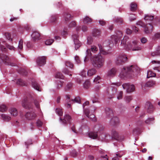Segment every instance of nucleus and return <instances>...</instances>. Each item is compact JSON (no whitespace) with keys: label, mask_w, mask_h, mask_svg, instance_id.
<instances>
[{"label":"nucleus","mask_w":160,"mask_h":160,"mask_svg":"<svg viewBox=\"0 0 160 160\" xmlns=\"http://www.w3.org/2000/svg\"><path fill=\"white\" fill-rule=\"evenodd\" d=\"M139 71L140 69L137 66L131 65L126 68H123L119 76L121 78L124 79L128 75H136Z\"/></svg>","instance_id":"nucleus-1"},{"label":"nucleus","mask_w":160,"mask_h":160,"mask_svg":"<svg viewBox=\"0 0 160 160\" xmlns=\"http://www.w3.org/2000/svg\"><path fill=\"white\" fill-rule=\"evenodd\" d=\"M104 58L101 55L94 57L92 60V65L98 69L102 68L104 66Z\"/></svg>","instance_id":"nucleus-2"},{"label":"nucleus","mask_w":160,"mask_h":160,"mask_svg":"<svg viewBox=\"0 0 160 160\" xmlns=\"http://www.w3.org/2000/svg\"><path fill=\"white\" fill-rule=\"evenodd\" d=\"M112 44V41L110 40H107L104 41L103 44V46L101 44H98V46L101 54L103 55H107L110 54L111 52L109 51H106L104 48L106 47H110V45Z\"/></svg>","instance_id":"nucleus-3"},{"label":"nucleus","mask_w":160,"mask_h":160,"mask_svg":"<svg viewBox=\"0 0 160 160\" xmlns=\"http://www.w3.org/2000/svg\"><path fill=\"white\" fill-rule=\"evenodd\" d=\"M131 41L129 39L128 37L125 36L121 41V46L123 48L128 50L131 47Z\"/></svg>","instance_id":"nucleus-4"},{"label":"nucleus","mask_w":160,"mask_h":160,"mask_svg":"<svg viewBox=\"0 0 160 160\" xmlns=\"http://www.w3.org/2000/svg\"><path fill=\"white\" fill-rule=\"evenodd\" d=\"M59 120L60 123L64 125H66L68 124H70L71 121V117L68 114L65 115L63 119L61 118H59Z\"/></svg>","instance_id":"nucleus-5"},{"label":"nucleus","mask_w":160,"mask_h":160,"mask_svg":"<svg viewBox=\"0 0 160 160\" xmlns=\"http://www.w3.org/2000/svg\"><path fill=\"white\" fill-rule=\"evenodd\" d=\"M127 60V58L124 54L119 55L117 58L116 61V63L118 65L123 64Z\"/></svg>","instance_id":"nucleus-6"},{"label":"nucleus","mask_w":160,"mask_h":160,"mask_svg":"<svg viewBox=\"0 0 160 160\" xmlns=\"http://www.w3.org/2000/svg\"><path fill=\"white\" fill-rule=\"evenodd\" d=\"M111 138L112 139L118 141L122 140L124 139V136L120 135L118 132L115 130L112 131Z\"/></svg>","instance_id":"nucleus-7"},{"label":"nucleus","mask_w":160,"mask_h":160,"mask_svg":"<svg viewBox=\"0 0 160 160\" xmlns=\"http://www.w3.org/2000/svg\"><path fill=\"white\" fill-rule=\"evenodd\" d=\"M122 86L124 89H126L127 92L128 93L132 92L135 90L134 86L133 85L125 83L122 85Z\"/></svg>","instance_id":"nucleus-8"},{"label":"nucleus","mask_w":160,"mask_h":160,"mask_svg":"<svg viewBox=\"0 0 160 160\" xmlns=\"http://www.w3.org/2000/svg\"><path fill=\"white\" fill-rule=\"evenodd\" d=\"M72 38L73 39L75 44V49L77 50L81 46V44L78 39V35L77 34H74L72 35Z\"/></svg>","instance_id":"nucleus-9"},{"label":"nucleus","mask_w":160,"mask_h":160,"mask_svg":"<svg viewBox=\"0 0 160 160\" xmlns=\"http://www.w3.org/2000/svg\"><path fill=\"white\" fill-rule=\"evenodd\" d=\"M131 47L130 48V49L132 50L133 51H138L141 50L142 48L140 46L138 45V42L136 40H134L132 42V44H131Z\"/></svg>","instance_id":"nucleus-10"},{"label":"nucleus","mask_w":160,"mask_h":160,"mask_svg":"<svg viewBox=\"0 0 160 160\" xmlns=\"http://www.w3.org/2000/svg\"><path fill=\"white\" fill-rule=\"evenodd\" d=\"M0 58L1 59L3 62L6 64L14 66L15 65L13 64H11L9 61L8 57L5 55L1 54L0 55Z\"/></svg>","instance_id":"nucleus-11"},{"label":"nucleus","mask_w":160,"mask_h":160,"mask_svg":"<svg viewBox=\"0 0 160 160\" xmlns=\"http://www.w3.org/2000/svg\"><path fill=\"white\" fill-rule=\"evenodd\" d=\"M145 108L147 112L149 113H152L154 111V108L152 104L150 102H146L145 105Z\"/></svg>","instance_id":"nucleus-12"},{"label":"nucleus","mask_w":160,"mask_h":160,"mask_svg":"<svg viewBox=\"0 0 160 160\" xmlns=\"http://www.w3.org/2000/svg\"><path fill=\"white\" fill-rule=\"evenodd\" d=\"M25 117L28 120H32L35 118L37 116L36 114L33 112H29L25 114Z\"/></svg>","instance_id":"nucleus-13"},{"label":"nucleus","mask_w":160,"mask_h":160,"mask_svg":"<svg viewBox=\"0 0 160 160\" xmlns=\"http://www.w3.org/2000/svg\"><path fill=\"white\" fill-rule=\"evenodd\" d=\"M46 58L45 56L38 58L36 60L37 64L39 66L44 65L46 63Z\"/></svg>","instance_id":"nucleus-14"},{"label":"nucleus","mask_w":160,"mask_h":160,"mask_svg":"<svg viewBox=\"0 0 160 160\" xmlns=\"http://www.w3.org/2000/svg\"><path fill=\"white\" fill-rule=\"evenodd\" d=\"M123 36L122 33L121 31H119L117 33V35H113L111 36L112 40H114L116 43L117 42L118 40L121 39Z\"/></svg>","instance_id":"nucleus-15"},{"label":"nucleus","mask_w":160,"mask_h":160,"mask_svg":"<svg viewBox=\"0 0 160 160\" xmlns=\"http://www.w3.org/2000/svg\"><path fill=\"white\" fill-rule=\"evenodd\" d=\"M144 32L146 33H150L152 31L153 26L150 23L147 24L144 27Z\"/></svg>","instance_id":"nucleus-16"},{"label":"nucleus","mask_w":160,"mask_h":160,"mask_svg":"<svg viewBox=\"0 0 160 160\" xmlns=\"http://www.w3.org/2000/svg\"><path fill=\"white\" fill-rule=\"evenodd\" d=\"M32 37L34 41L39 40L41 38L40 34L36 31H34L32 33Z\"/></svg>","instance_id":"nucleus-17"},{"label":"nucleus","mask_w":160,"mask_h":160,"mask_svg":"<svg viewBox=\"0 0 160 160\" xmlns=\"http://www.w3.org/2000/svg\"><path fill=\"white\" fill-rule=\"evenodd\" d=\"M105 113L107 117H112L113 114L112 110L108 107H106L104 109Z\"/></svg>","instance_id":"nucleus-18"},{"label":"nucleus","mask_w":160,"mask_h":160,"mask_svg":"<svg viewBox=\"0 0 160 160\" xmlns=\"http://www.w3.org/2000/svg\"><path fill=\"white\" fill-rule=\"evenodd\" d=\"M73 103L72 99H70V97L68 95L66 96L65 103V105L68 108H69L71 107V105Z\"/></svg>","instance_id":"nucleus-19"},{"label":"nucleus","mask_w":160,"mask_h":160,"mask_svg":"<svg viewBox=\"0 0 160 160\" xmlns=\"http://www.w3.org/2000/svg\"><path fill=\"white\" fill-rule=\"evenodd\" d=\"M98 50V48L96 46H92L91 48V50L88 49L87 50V53L88 56H91L92 55V53L91 52V51L92 52L95 53Z\"/></svg>","instance_id":"nucleus-20"},{"label":"nucleus","mask_w":160,"mask_h":160,"mask_svg":"<svg viewBox=\"0 0 160 160\" xmlns=\"http://www.w3.org/2000/svg\"><path fill=\"white\" fill-rule=\"evenodd\" d=\"M116 72V69L112 68L108 71L107 75L109 77H113L115 75Z\"/></svg>","instance_id":"nucleus-21"},{"label":"nucleus","mask_w":160,"mask_h":160,"mask_svg":"<svg viewBox=\"0 0 160 160\" xmlns=\"http://www.w3.org/2000/svg\"><path fill=\"white\" fill-rule=\"evenodd\" d=\"M98 138L101 139L102 140L108 141L109 140V138H110V136L108 134H105L104 133H102L101 135H99Z\"/></svg>","instance_id":"nucleus-22"},{"label":"nucleus","mask_w":160,"mask_h":160,"mask_svg":"<svg viewBox=\"0 0 160 160\" xmlns=\"http://www.w3.org/2000/svg\"><path fill=\"white\" fill-rule=\"evenodd\" d=\"M119 120L118 118L114 117L111 120V123L113 125H117L119 123Z\"/></svg>","instance_id":"nucleus-23"},{"label":"nucleus","mask_w":160,"mask_h":160,"mask_svg":"<svg viewBox=\"0 0 160 160\" xmlns=\"http://www.w3.org/2000/svg\"><path fill=\"white\" fill-rule=\"evenodd\" d=\"M9 112L14 117H15L18 114V111L16 108H12L9 110Z\"/></svg>","instance_id":"nucleus-24"},{"label":"nucleus","mask_w":160,"mask_h":160,"mask_svg":"<svg viewBox=\"0 0 160 160\" xmlns=\"http://www.w3.org/2000/svg\"><path fill=\"white\" fill-rule=\"evenodd\" d=\"M32 87L36 90L39 91H41V88H40L39 85L34 80H33L32 81Z\"/></svg>","instance_id":"nucleus-25"},{"label":"nucleus","mask_w":160,"mask_h":160,"mask_svg":"<svg viewBox=\"0 0 160 160\" xmlns=\"http://www.w3.org/2000/svg\"><path fill=\"white\" fill-rule=\"evenodd\" d=\"M98 132H90L88 134L89 137L90 138L95 139L98 137Z\"/></svg>","instance_id":"nucleus-26"},{"label":"nucleus","mask_w":160,"mask_h":160,"mask_svg":"<svg viewBox=\"0 0 160 160\" xmlns=\"http://www.w3.org/2000/svg\"><path fill=\"white\" fill-rule=\"evenodd\" d=\"M63 82L60 80H58L56 81V88L58 89H60L62 86Z\"/></svg>","instance_id":"nucleus-27"},{"label":"nucleus","mask_w":160,"mask_h":160,"mask_svg":"<svg viewBox=\"0 0 160 160\" xmlns=\"http://www.w3.org/2000/svg\"><path fill=\"white\" fill-rule=\"evenodd\" d=\"M158 55H160V46L156 48L155 51L151 53V55L152 56Z\"/></svg>","instance_id":"nucleus-28"},{"label":"nucleus","mask_w":160,"mask_h":160,"mask_svg":"<svg viewBox=\"0 0 160 160\" xmlns=\"http://www.w3.org/2000/svg\"><path fill=\"white\" fill-rule=\"evenodd\" d=\"M96 72V70L95 68H92L89 70L87 72V74L89 76L94 75Z\"/></svg>","instance_id":"nucleus-29"},{"label":"nucleus","mask_w":160,"mask_h":160,"mask_svg":"<svg viewBox=\"0 0 160 160\" xmlns=\"http://www.w3.org/2000/svg\"><path fill=\"white\" fill-rule=\"evenodd\" d=\"M1 117L2 119L5 121L8 122L11 119V117L7 114H2Z\"/></svg>","instance_id":"nucleus-30"},{"label":"nucleus","mask_w":160,"mask_h":160,"mask_svg":"<svg viewBox=\"0 0 160 160\" xmlns=\"http://www.w3.org/2000/svg\"><path fill=\"white\" fill-rule=\"evenodd\" d=\"M156 76V73L151 70H149L147 72V77L148 78H149L151 77H155Z\"/></svg>","instance_id":"nucleus-31"},{"label":"nucleus","mask_w":160,"mask_h":160,"mask_svg":"<svg viewBox=\"0 0 160 160\" xmlns=\"http://www.w3.org/2000/svg\"><path fill=\"white\" fill-rule=\"evenodd\" d=\"M22 105L23 107L25 108H30L28 105L27 102V99H25L22 101Z\"/></svg>","instance_id":"nucleus-32"},{"label":"nucleus","mask_w":160,"mask_h":160,"mask_svg":"<svg viewBox=\"0 0 160 160\" xmlns=\"http://www.w3.org/2000/svg\"><path fill=\"white\" fill-rule=\"evenodd\" d=\"M101 34V31L98 29H95L93 30L92 34L94 36H98L100 35Z\"/></svg>","instance_id":"nucleus-33"},{"label":"nucleus","mask_w":160,"mask_h":160,"mask_svg":"<svg viewBox=\"0 0 160 160\" xmlns=\"http://www.w3.org/2000/svg\"><path fill=\"white\" fill-rule=\"evenodd\" d=\"M137 8V5L136 3L132 2L130 4V10L131 11H135Z\"/></svg>","instance_id":"nucleus-34"},{"label":"nucleus","mask_w":160,"mask_h":160,"mask_svg":"<svg viewBox=\"0 0 160 160\" xmlns=\"http://www.w3.org/2000/svg\"><path fill=\"white\" fill-rule=\"evenodd\" d=\"M155 84V82L153 81H150L147 82L145 84V86L147 87H151Z\"/></svg>","instance_id":"nucleus-35"},{"label":"nucleus","mask_w":160,"mask_h":160,"mask_svg":"<svg viewBox=\"0 0 160 160\" xmlns=\"http://www.w3.org/2000/svg\"><path fill=\"white\" fill-rule=\"evenodd\" d=\"M71 18V16L70 14L66 13L64 15V18L65 21L67 22L69 21Z\"/></svg>","instance_id":"nucleus-36"},{"label":"nucleus","mask_w":160,"mask_h":160,"mask_svg":"<svg viewBox=\"0 0 160 160\" xmlns=\"http://www.w3.org/2000/svg\"><path fill=\"white\" fill-rule=\"evenodd\" d=\"M154 18L153 16L149 15H147L145 16L144 19L147 21H152Z\"/></svg>","instance_id":"nucleus-37"},{"label":"nucleus","mask_w":160,"mask_h":160,"mask_svg":"<svg viewBox=\"0 0 160 160\" xmlns=\"http://www.w3.org/2000/svg\"><path fill=\"white\" fill-rule=\"evenodd\" d=\"M92 19L88 16H86L83 19V22L84 23L87 24L88 22H91Z\"/></svg>","instance_id":"nucleus-38"},{"label":"nucleus","mask_w":160,"mask_h":160,"mask_svg":"<svg viewBox=\"0 0 160 160\" xmlns=\"http://www.w3.org/2000/svg\"><path fill=\"white\" fill-rule=\"evenodd\" d=\"M90 83L89 81L87 80L83 84V87L86 89H88L90 86Z\"/></svg>","instance_id":"nucleus-39"},{"label":"nucleus","mask_w":160,"mask_h":160,"mask_svg":"<svg viewBox=\"0 0 160 160\" xmlns=\"http://www.w3.org/2000/svg\"><path fill=\"white\" fill-rule=\"evenodd\" d=\"M17 83L21 86H25L26 85V82L21 79H18L17 81Z\"/></svg>","instance_id":"nucleus-40"},{"label":"nucleus","mask_w":160,"mask_h":160,"mask_svg":"<svg viewBox=\"0 0 160 160\" xmlns=\"http://www.w3.org/2000/svg\"><path fill=\"white\" fill-rule=\"evenodd\" d=\"M114 21L119 24H121L123 22V20L122 18L117 17L114 18Z\"/></svg>","instance_id":"nucleus-41"},{"label":"nucleus","mask_w":160,"mask_h":160,"mask_svg":"<svg viewBox=\"0 0 160 160\" xmlns=\"http://www.w3.org/2000/svg\"><path fill=\"white\" fill-rule=\"evenodd\" d=\"M7 110V108L4 105H2L0 106V111L1 112H5Z\"/></svg>","instance_id":"nucleus-42"},{"label":"nucleus","mask_w":160,"mask_h":160,"mask_svg":"<svg viewBox=\"0 0 160 160\" xmlns=\"http://www.w3.org/2000/svg\"><path fill=\"white\" fill-rule=\"evenodd\" d=\"M62 72L70 76L72 75V72L68 71L67 68H64L62 70Z\"/></svg>","instance_id":"nucleus-43"},{"label":"nucleus","mask_w":160,"mask_h":160,"mask_svg":"<svg viewBox=\"0 0 160 160\" xmlns=\"http://www.w3.org/2000/svg\"><path fill=\"white\" fill-rule=\"evenodd\" d=\"M65 64L66 66L72 68L73 67V64L69 61H66L65 62Z\"/></svg>","instance_id":"nucleus-44"},{"label":"nucleus","mask_w":160,"mask_h":160,"mask_svg":"<svg viewBox=\"0 0 160 160\" xmlns=\"http://www.w3.org/2000/svg\"><path fill=\"white\" fill-rule=\"evenodd\" d=\"M132 99V98L131 96H126L124 98V100L127 103H128Z\"/></svg>","instance_id":"nucleus-45"},{"label":"nucleus","mask_w":160,"mask_h":160,"mask_svg":"<svg viewBox=\"0 0 160 160\" xmlns=\"http://www.w3.org/2000/svg\"><path fill=\"white\" fill-rule=\"evenodd\" d=\"M54 40L52 39H47L45 42V44L46 45H51L53 42Z\"/></svg>","instance_id":"nucleus-46"},{"label":"nucleus","mask_w":160,"mask_h":160,"mask_svg":"<svg viewBox=\"0 0 160 160\" xmlns=\"http://www.w3.org/2000/svg\"><path fill=\"white\" fill-rule=\"evenodd\" d=\"M56 112L57 114L59 116H61L62 115L63 112L62 109L57 108L56 109Z\"/></svg>","instance_id":"nucleus-47"},{"label":"nucleus","mask_w":160,"mask_h":160,"mask_svg":"<svg viewBox=\"0 0 160 160\" xmlns=\"http://www.w3.org/2000/svg\"><path fill=\"white\" fill-rule=\"evenodd\" d=\"M154 120V118L152 117V118H148L145 121V122L146 124H150L152 121H153Z\"/></svg>","instance_id":"nucleus-48"},{"label":"nucleus","mask_w":160,"mask_h":160,"mask_svg":"<svg viewBox=\"0 0 160 160\" xmlns=\"http://www.w3.org/2000/svg\"><path fill=\"white\" fill-rule=\"evenodd\" d=\"M4 35L6 38L8 40L12 41V39L11 38V34L8 32H6L4 34Z\"/></svg>","instance_id":"nucleus-49"},{"label":"nucleus","mask_w":160,"mask_h":160,"mask_svg":"<svg viewBox=\"0 0 160 160\" xmlns=\"http://www.w3.org/2000/svg\"><path fill=\"white\" fill-rule=\"evenodd\" d=\"M72 102H75L78 103H80L81 100L79 97H76L74 99H72Z\"/></svg>","instance_id":"nucleus-50"},{"label":"nucleus","mask_w":160,"mask_h":160,"mask_svg":"<svg viewBox=\"0 0 160 160\" xmlns=\"http://www.w3.org/2000/svg\"><path fill=\"white\" fill-rule=\"evenodd\" d=\"M55 77L57 78L62 79L63 78L64 76L60 72H58L56 73L55 76Z\"/></svg>","instance_id":"nucleus-51"},{"label":"nucleus","mask_w":160,"mask_h":160,"mask_svg":"<svg viewBox=\"0 0 160 160\" xmlns=\"http://www.w3.org/2000/svg\"><path fill=\"white\" fill-rule=\"evenodd\" d=\"M74 59L77 64H79L81 62V61L79 56L77 55L75 56L74 57Z\"/></svg>","instance_id":"nucleus-52"},{"label":"nucleus","mask_w":160,"mask_h":160,"mask_svg":"<svg viewBox=\"0 0 160 160\" xmlns=\"http://www.w3.org/2000/svg\"><path fill=\"white\" fill-rule=\"evenodd\" d=\"M100 79L101 78L100 76H98L94 79L93 82L97 84L99 83L100 82Z\"/></svg>","instance_id":"nucleus-53"},{"label":"nucleus","mask_w":160,"mask_h":160,"mask_svg":"<svg viewBox=\"0 0 160 160\" xmlns=\"http://www.w3.org/2000/svg\"><path fill=\"white\" fill-rule=\"evenodd\" d=\"M23 41L22 39H21L19 42L18 48L19 49L22 50L23 48Z\"/></svg>","instance_id":"nucleus-54"},{"label":"nucleus","mask_w":160,"mask_h":160,"mask_svg":"<svg viewBox=\"0 0 160 160\" xmlns=\"http://www.w3.org/2000/svg\"><path fill=\"white\" fill-rule=\"evenodd\" d=\"M70 154L72 157H75L78 155V153L75 150H73L71 152Z\"/></svg>","instance_id":"nucleus-55"},{"label":"nucleus","mask_w":160,"mask_h":160,"mask_svg":"<svg viewBox=\"0 0 160 160\" xmlns=\"http://www.w3.org/2000/svg\"><path fill=\"white\" fill-rule=\"evenodd\" d=\"M76 25V23L75 21H72L69 24V27L70 28L75 27Z\"/></svg>","instance_id":"nucleus-56"},{"label":"nucleus","mask_w":160,"mask_h":160,"mask_svg":"<svg viewBox=\"0 0 160 160\" xmlns=\"http://www.w3.org/2000/svg\"><path fill=\"white\" fill-rule=\"evenodd\" d=\"M88 117L93 121H95L96 120V118L95 117V116L93 114H91L90 115H89Z\"/></svg>","instance_id":"nucleus-57"},{"label":"nucleus","mask_w":160,"mask_h":160,"mask_svg":"<svg viewBox=\"0 0 160 160\" xmlns=\"http://www.w3.org/2000/svg\"><path fill=\"white\" fill-rule=\"evenodd\" d=\"M136 18V17L134 14H131L129 17V20L131 21L135 20Z\"/></svg>","instance_id":"nucleus-58"},{"label":"nucleus","mask_w":160,"mask_h":160,"mask_svg":"<svg viewBox=\"0 0 160 160\" xmlns=\"http://www.w3.org/2000/svg\"><path fill=\"white\" fill-rule=\"evenodd\" d=\"M72 86V84L71 83H69L67 85L65 88V90L66 91L69 90L70 89Z\"/></svg>","instance_id":"nucleus-59"},{"label":"nucleus","mask_w":160,"mask_h":160,"mask_svg":"<svg viewBox=\"0 0 160 160\" xmlns=\"http://www.w3.org/2000/svg\"><path fill=\"white\" fill-rule=\"evenodd\" d=\"M121 83L120 82H119L112 83L111 84V86L110 87L109 89H110L112 88L113 87V86H112L113 85H115L118 87V86H120V85H121Z\"/></svg>","instance_id":"nucleus-60"},{"label":"nucleus","mask_w":160,"mask_h":160,"mask_svg":"<svg viewBox=\"0 0 160 160\" xmlns=\"http://www.w3.org/2000/svg\"><path fill=\"white\" fill-rule=\"evenodd\" d=\"M92 38L91 37H88L87 38V43L90 45L91 44L92 42Z\"/></svg>","instance_id":"nucleus-61"},{"label":"nucleus","mask_w":160,"mask_h":160,"mask_svg":"<svg viewBox=\"0 0 160 160\" xmlns=\"http://www.w3.org/2000/svg\"><path fill=\"white\" fill-rule=\"evenodd\" d=\"M7 47L10 50H15V48L12 46H11L8 44H6Z\"/></svg>","instance_id":"nucleus-62"},{"label":"nucleus","mask_w":160,"mask_h":160,"mask_svg":"<svg viewBox=\"0 0 160 160\" xmlns=\"http://www.w3.org/2000/svg\"><path fill=\"white\" fill-rule=\"evenodd\" d=\"M101 88V87L100 85H97L94 88V91L96 92H98L99 91Z\"/></svg>","instance_id":"nucleus-63"},{"label":"nucleus","mask_w":160,"mask_h":160,"mask_svg":"<svg viewBox=\"0 0 160 160\" xmlns=\"http://www.w3.org/2000/svg\"><path fill=\"white\" fill-rule=\"evenodd\" d=\"M36 124L38 127H41L42 124V122L40 120L38 119L37 121Z\"/></svg>","instance_id":"nucleus-64"}]
</instances>
